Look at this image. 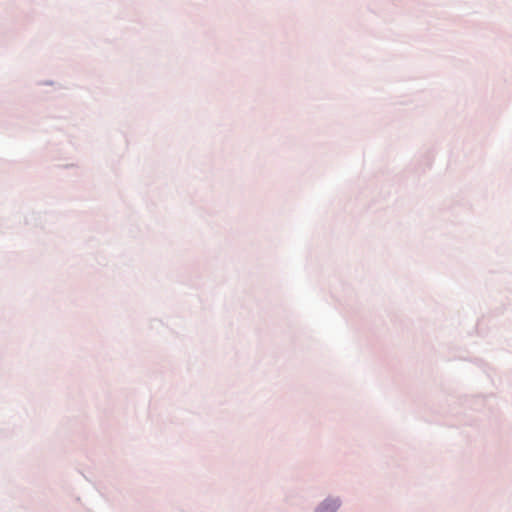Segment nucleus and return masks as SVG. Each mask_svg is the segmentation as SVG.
<instances>
[{
    "label": "nucleus",
    "instance_id": "obj_1",
    "mask_svg": "<svg viewBox=\"0 0 512 512\" xmlns=\"http://www.w3.org/2000/svg\"><path fill=\"white\" fill-rule=\"evenodd\" d=\"M332 510H335L338 506H339V503L337 501H333L332 503Z\"/></svg>",
    "mask_w": 512,
    "mask_h": 512
}]
</instances>
